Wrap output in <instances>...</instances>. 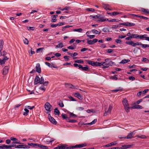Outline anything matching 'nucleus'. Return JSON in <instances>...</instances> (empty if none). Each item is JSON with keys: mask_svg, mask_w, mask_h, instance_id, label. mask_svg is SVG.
Returning <instances> with one entry per match:
<instances>
[{"mask_svg": "<svg viewBox=\"0 0 149 149\" xmlns=\"http://www.w3.org/2000/svg\"><path fill=\"white\" fill-rule=\"evenodd\" d=\"M86 146V143H82L79 145H76L72 146L71 147H69L67 148V149H73L74 148H80L84 147Z\"/></svg>", "mask_w": 149, "mask_h": 149, "instance_id": "nucleus-4", "label": "nucleus"}, {"mask_svg": "<svg viewBox=\"0 0 149 149\" xmlns=\"http://www.w3.org/2000/svg\"><path fill=\"white\" fill-rule=\"evenodd\" d=\"M36 71L37 72L39 73H41V70L40 67V65L39 63H38L36 64Z\"/></svg>", "mask_w": 149, "mask_h": 149, "instance_id": "nucleus-13", "label": "nucleus"}, {"mask_svg": "<svg viewBox=\"0 0 149 149\" xmlns=\"http://www.w3.org/2000/svg\"><path fill=\"white\" fill-rule=\"evenodd\" d=\"M61 116L63 119H66L68 118L67 115L65 113H63L62 114Z\"/></svg>", "mask_w": 149, "mask_h": 149, "instance_id": "nucleus-43", "label": "nucleus"}, {"mask_svg": "<svg viewBox=\"0 0 149 149\" xmlns=\"http://www.w3.org/2000/svg\"><path fill=\"white\" fill-rule=\"evenodd\" d=\"M70 116L72 117L75 118L77 117V116L76 115L70 112Z\"/></svg>", "mask_w": 149, "mask_h": 149, "instance_id": "nucleus-44", "label": "nucleus"}, {"mask_svg": "<svg viewBox=\"0 0 149 149\" xmlns=\"http://www.w3.org/2000/svg\"><path fill=\"white\" fill-rule=\"evenodd\" d=\"M87 36L90 38L91 39H92L95 37V35H88Z\"/></svg>", "mask_w": 149, "mask_h": 149, "instance_id": "nucleus-57", "label": "nucleus"}, {"mask_svg": "<svg viewBox=\"0 0 149 149\" xmlns=\"http://www.w3.org/2000/svg\"><path fill=\"white\" fill-rule=\"evenodd\" d=\"M125 43L127 45H130L134 47L136 45H141V43L140 42H136L134 43L133 41L130 40L129 41H126Z\"/></svg>", "mask_w": 149, "mask_h": 149, "instance_id": "nucleus-3", "label": "nucleus"}, {"mask_svg": "<svg viewBox=\"0 0 149 149\" xmlns=\"http://www.w3.org/2000/svg\"><path fill=\"white\" fill-rule=\"evenodd\" d=\"M63 47V44L62 43H60L59 44L56 45V48H62Z\"/></svg>", "mask_w": 149, "mask_h": 149, "instance_id": "nucleus-34", "label": "nucleus"}, {"mask_svg": "<svg viewBox=\"0 0 149 149\" xmlns=\"http://www.w3.org/2000/svg\"><path fill=\"white\" fill-rule=\"evenodd\" d=\"M147 35V34H144L143 35H139L138 39H141L143 40L144 39L146 40V38Z\"/></svg>", "mask_w": 149, "mask_h": 149, "instance_id": "nucleus-19", "label": "nucleus"}, {"mask_svg": "<svg viewBox=\"0 0 149 149\" xmlns=\"http://www.w3.org/2000/svg\"><path fill=\"white\" fill-rule=\"evenodd\" d=\"M26 107L27 109L32 110L35 107L34 106H26Z\"/></svg>", "mask_w": 149, "mask_h": 149, "instance_id": "nucleus-45", "label": "nucleus"}, {"mask_svg": "<svg viewBox=\"0 0 149 149\" xmlns=\"http://www.w3.org/2000/svg\"><path fill=\"white\" fill-rule=\"evenodd\" d=\"M131 145H122V147L121 148V149H125L127 148H130L131 147Z\"/></svg>", "mask_w": 149, "mask_h": 149, "instance_id": "nucleus-24", "label": "nucleus"}, {"mask_svg": "<svg viewBox=\"0 0 149 149\" xmlns=\"http://www.w3.org/2000/svg\"><path fill=\"white\" fill-rule=\"evenodd\" d=\"M115 65V63L112 62V61H110L107 63V67H109L110 66H113Z\"/></svg>", "mask_w": 149, "mask_h": 149, "instance_id": "nucleus-23", "label": "nucleus"}, {"mask_svg": "<svg viewBox=\"0 0 149 149\" xmlns=\"http://www.w3.org/2000/svg\"><path fill=\"white\" fill-rule=\"evenodd\" d=\"M97 121V119H95L94 120H93L92 122L90 123H88V124L89 125H92L94 124L95 123H96Z\"/></svg>", "mask_w": 149, "mask_h": 149, "instance_id": "nucleus-38", "label": "nucleus"}, {"mask_svg": "<svg viewBox=\"0 0 149 149\" xmlns=\"http://www.w3.org/2000/svg\"><path fill=\"white\" fill-rule=\"evenodd\" d=\"M74 62L79 63L83 64L84 63V61L80 59L79 60H76L74 61Z\"/></svg>", "mask_w": 149, "mask_h": 149, "instance_id": "nucleus-32", "label": "nucleus"}, {"mask_svg": "<svg viewBox=\"0 0 149 149\" xmlns=\"http://www.w3.org/2000/svg\"><path fill=\"white\" fill-rule=\"evenodd\" d=\"M80 69H81L82 70L84 71H87L89 69V68L87 66L86 67H83L82 65H80Z\"/></svg>", "mask_w": 149, "mask_h": 149, "instance_id": "nucleus-20", "label": "nucleus"}, {"mask_svg": "<svg viewBox=\"0 0 149 149\" xmlns=\"http://www.w3.org/2000/svg\"><path fill=\"white\" fill-rule=\"evenodd\" d=\"M58 26L57 24H51V26L52 28H55L57 27Z\"/></svg>", "mask_w": 149, "mask_h": 149, "instance_id": "nucleus-59", "label": "nucleus"}, {"mask_svg": "<svg viewBox=\"0 0 149 149\" xmlns=\"http://www.w3.org/2000/svg\"><path fill=\"white\" fill-rule=\"evenodd\" d=\"M74 96L75 97H77L80 100H82L83 99V96L81 95L79 93H75L74 94Z\"/></svg>", "mask_w": 149, "mask_h": 149, "instance_id": "nucleus-16", "label": "nucleus"}, {"mask_svg": "<svg viewBox=\"0 0 149 149\" xmlns=\"http://www.w3.org/2000/svg\"><path fill=\"white\" fill-rule=\"evenodd\" d=\"M24 43L26 45H28L29 44V41L28 39L25 38L23 40Z\"/></svg>", "mask_w": 149, "mask_h": 149, "instance_id": "nucleus-42", "label": "nucleus"}, {"mask_svg": "<svg viewBox=\"0 0 149 149\" xmlns=\"http://www.w3.org/2000/svg\"><path fill=\"white\" fill-rule=\"evenodd\" d=\"M30 145H15V148H27L29 149L30 148Z\"/></svg>", "mask_w": 149, "mask_h": 149, "instance_id": "nucleus-7", "label": "nucleus"}, {"mask_svg": "<svg viewBox=\"0 0 149 149\" xmlns=\"http://www.w3.org/2000/svg\"><path fill=\"white\" fill-rule=\"evenodd\" d=\"M137 136L139 138L142 139H144L146 138V136L144 135H141V136L138 135Z\"/></svg>", "mask_w": 149, "mask_h": 149, "instance_id": "nucleus-51", "label": "nucleus"}, {"mask_svg": "<svg viewBox=\"0 0 149 149\" xmlns=\"http://www.w3.org/2000/svg\"><path fill=\"white\" fill-rule=\"evenodd\" d=\"M39 89L45 91L46 88H45L44 86H42L39 88Z\"/></svg>", "mask_w": 149, "mask_h": 149, "instance_id": "nucleus-64", "label": "nucleus"}, {"mask_svg": "<svg viewBox=\"0 0 149 149\" xmlns=\"http://www.w3.org/2000/svg\"><path fill=\"white\" fill-rule=\"evenodd\" d=\"M87 62L88 64L91 65L93 66H96V62L90 60H88L87 61Z\"/></svg>", "mask_w": 149, "mask_h": 149, "instance_id": "nucleus-18", "label": "nucleus"}, {"mask_svg": "<svg viewBox=\"0 0 149 149\" xmlns=\"http://www.w3.org/2000/svg\"><path fill=\"white\" fill-rule=\"evenodd\" d=\"M133 137V133H129L127 136H126V138L127 139H130L132 138Z\"/></svg>", "mask_w": 149, "mask_h": 149, "instance_id": "nucleus-29", "label": "nucleus"}, {"mask_svg": "<svg viewBox=\"0 0 149 149\" xmlns=\"http://www.w3.org/2000/svg\"><path fill=\"white\" fill-rule=\"evenodd\" d=\"M87 43L89 45H93V42L92 40H88Z\"/></svg>", "mask_w": 149, "mask_h": 149, "instance_id": "nucleus-53", "label": "nucleus"}, {"mask_svg": "<svg viewBox=\"0 0 149 149\" xmlns=\"http://www.w3.org/2000/svg\"><path fill=\"white\" fill-rule=\"evenodd\" d=\"M141 46L142 48H146L149 47V45L147 44H144L141 43Z\"/></svg>", "mask_w": 149, "mask_h": 149, "instance_id": "nucleus-35", "label": "nucleus"}, {"mask_svg": "<svg viewBox=\"0 0 149 149\" xmlns=\"http://www.w3.org/2000/svg\"><path fill=\"white\" fill-rule=\"evenodd\" d=\"M86 10L89 11L94 12L95 11L94 9L92 8H87Z\"/></svg>", "mask_w": 149, "mask_h": 149, "instance_id": "nucleus-54", "label": "nucleus"}, {"mask_svg": "<svg viewBox=\"0 0 149 149\" xmlns=\"http://www.w3.org/2000/svg\"><path fill=\"white\" fill-rule=\"evenodd\" d=\"M123 103L124 105L125 110L127 112L130 111L129 105L128 103V101L126 99H124L123 100Z\"/></svg>", "mask_w": 149, "mask_h": 149, "instance_id": "nucleus-1", "label": "nucleus"}, {"mask_svg": "<svg viewBox=\"0 0 149 149\" xmlns=\"http://www.w3.org/2000/svg\"><path fill=\"white\" fill-rule=\"evenodd\" d=\"M104 21H105V20H104V19L102 17L100 18L99 19L97 20V22H104Z\"/></svg>", "mask_w": 149, "mask_h": 149, "instance_id": "nucleus-46", "label": "nucleus"}, {"mask_svg": "<svg viewBox=\"0 0 149 149\" xmlns=\"http://www.w3.org/2000/svg\"><path fill=\"white\" fill-rule=\"evenodd\" d=\"M43 140L47 144H49L50 143L54 141L55 139L54 138H51L49 137H47L43 139Z\"/></svg>", "mask_w": 149, "mask_h": 149, "instance_id": "nucleus-6", "label": "nucleus"}, {"mask_svg": "<svg viewBox=\"0 0 149 149\" xmlns=\"http://www.w3.org/2000/svg\"><path fill=\"white\" fill-rule=\"evenodd\" d=\"M72 27L73 26L72 25H67L65 26L62 27V28L63 29H64L67 28Z\"/></svg>", "mask_w": 149, "mask_h": 149, "instance_id": "nucleus-52", "label": "nucleus"}, {"mask_svg": "<svg viewBox=\"0 0 149 149\" xmlns=\"http://www.w3.org/2000/svg\"><path fill=\"white\" fill-rule=\"evenodd\" d=\"M116 42L117 43H120L122 42V40L120 39H116L115 40Z\"/></svg>", "mask_w": 149, "mask_h": 149, "instance_id": "nucleus-58", "label": "nucleus"}, {"mask_svg": "<svg viewBox=\"0 0 149 149\" xmlns=\"http://www.w3.org/2000/svg\"><path fill=\"white\" fill-rule=\"evenodd\" d=\"M54 113L55 114H57L58 115H59L60 113L59 111L58 110V108H56L54 109Z\"/></svg>", "mask_w": 149, "mask_h": 149, "instance_id": "nucleus-28", "label": "nucleus"}, {"mask_svg": "<svg viewBox=\"0 0 149 149\" xmlns=\"http://www.w3.org/2000/svg\"><path fill=\"white\" fill-rule=\"evenodd\" d=\"M40 84H42L44 82V78L43 77H41L40 78Z\"/></svg>", "mask_w": 149, "mask_h": 149, "instance_id": "nucleus-36", "label": "nucleus"}, {"mask_svg": "<svg viewBox=\"0 0 149 149\" xmlns=\"http://www.w3.org/2000/svg\"><path fill=\"white\" fill-rule=\"evenodd\" d=\"M92 32L93 33H95L96 34H97L99 35L101 33V31H98L95 29H93L92 30Z\"/></svg>", "mask_w": 149, "mask_h": 149, "instance_id": "nucleus-25", "label": "nucleus"}, {"mask_svg": "<svg viewBox=\"0 0 149 149\" xmlns=\"http://www.w3.org/2000/svg\"><path fill=\"white\" fill-rule=\"evenodd\" d=\"M102 31L103 32H107L109 31V29L107 28H104L102 29Z\"/></svg>", "mask_w": 149, "mask_h": 149, "instance_id": "nucleus-47", "label": "nucleus"}, {"mask_svg": "<svg viewBox=\"0 0 149 149\" xmlns=\"http://www.w3.org/2000/svg\"><path fill=\"white\" fill-rule=\"evenodd\" d=\"M141 11L146 14H148L149 13V10L147 9L142 8L141 9Z\"/></svg>", "mask_w": 149, "mask_h": 149, "instance_id": "nucleus-26", "label": "nucleus"}, {"mask_svg": "<svg viewBox=\"0 0 149 149\" xmlns=\"http://www.w3.org/2000/svg\"><path fill=\"white\" fill-rule=\"evenodd\" d=\"M8 58H7V56H5L4 58L3 59H0V64L2 65L4 64L6 61L8 59Z\"/></svg>", "mask_w": 149, "mask_h": 149, "instance_id": "nucleus-15", "label": "nucleus"}, {"mask_svg": "<svg viewBox=\"0 0 149 149\" xmlns=\"http://www.w3.org/2000/svg\"><path fill=\"white\" fill-rule=\"evenodd\" d=\"M102 65L103 66L104 68H107L108 67H107V63H106V62H102Z\"/></svg>", "mask_w": 149, "mask_h": 149, "instance_id": "nucleus-39", "label": "nucleus"}, {"mask_svg": "<svg viewBox=\"0 0 149 149\" xmlns=\"http://www.w3.org/2000/svg\"><path fill=\"white\" fill-rule=\"evenodd\" d=\"M28 144L33 148H38L39 149H43L44 146L43 145L33 143H28Z\"/></svg>", "mask_w": 149, "mask_h": 149, "instance_id": "nucleus-2", "label": "nucleus"}, {"mask_svg": "<svg viewBox=\"0 0 149 149\" xmlns=\"http://www.w3.org/2000/svg\"><path fill=\"white\" fill-rule=\"evenodd\" d=\"M9 68L8 66H5L3 70V74L4 75H5L8 72V70Z\"/></svg>", "mask_w": 149, "mask_h": 149, "instance_id": "nucleus-14", "label": "nucleus"}, {"mask_svg": "<svg viewBox=\"0 0 149 149\" xmlns=\"http://www.w3.org/2000/svg\"><path fill=\"white\" fill-rule=\"evenodd\" d=\"M142 108V107L140 105H135L132 107L133 109H141Z\"/></svg>", "mask_w": 149, "mask_h": 149, "instance_id": "nucleus-22", "label": "nucleus"}, {"mask_svg": "<svg viewBox=\"0 0 149 149\" xmlns=\"http://www.w3.org/2000/svg\"><path fill=\"white\" fill-rule=\"evenodd\" d=\"M1 146V148L2 149H10V145H6L5 144H3Z\"/></svg>", "mask_w": 149, "mask_h": 149, "instance_id": "nucleus-21", "label": "nucleus"}, {"mask_svg": "<svg viewBox=\"0 0 149 149\" xmlns=\"http://www.w3.org/2000/svg\"><path fill=\"white\" fill-rule=\"evenodd\" d=\"M59 147V149H67V148L68 147H66L67 146V145L65 144H61L58 146Z\"/></svg>", "mask_w": 149, "mask_h": 149, "instance_id": "nucleus-17", "label": "nucleus"}, {"mask_svg": "<svg viewBox=\"0 0 149 149\" xmlns=\"http://www.w3.org/2000/svg\"><path fill=\"white\" fill-rule=\"evenodd\" d=\"M45 107L46 111L50 112L52 109V107L49 102H46L45 105Z\"/></svg>", "mask_w": 149, "mask_h": 149, "instance_id": "nucleus-5", "label": "nucleus"}, {"mask_svg": "<svg viewBox=\"0 0 149 149\" xmlns=\"http://www.w3.org/2000/svg\"><path fill=\"white\" fill-rule=\"evenodd\" d=\"M82 29L81 28L78 29H74L73 30L74 31L78 32H79L81 33L82 31Z\"/></svg>", "mask_w": 149, "mask_h": 149, "instance_id": "nucleus-33", "label": "nucleus"}, {"mask_svg": "<svg viewBox=\"0 0 149 149\" xmlns=\"http://www.w3.org/2000/svg\"><path fill=\"white\" fill-rule=\"evenodd\" d=\"M65 85L66 87L74 89H77L78 88V86H74L72 84H65Z\"/></svg>", "mask_w": 149, "mask_h": 149, "instance_id": "nucleus-8", "label": "nucleus"}, {"mask_svg": "<svg viewBox=\"0 0 149 149\" xmlns=\"http://www.w3.org/2000/svg\"><path fill=\"white\" fill-rule=\"evenodd\" d=\"M117 143L116 141H113L111 143H110L111 144V146H113L114 145H116V144Z\"/></svg>", "mask_w": 149, "mask_h": 149, "instance_id": "nucleus-60", "label": "nucleus"}, {"mask_svg": "<svg viewBox=\"0 0 149 149\" xmlns=\"http://www.w3.org/2000/svg\"><path fill=\"white\" fill-rule=\"evenodd\" d=\"M49 119V121L53 124L56 125V124L57 122L52 117H51L50 114H49L48 116Z\"/></svg>", "mask_w": 149, "mask_h": 149, "instance_id": "nucleus-9", "label": "nucleus"}, {"mask_svg": "<svg viewBox=\"0 0 149 149\" xmlns=\"http://www.w3.org/2000/svg\"><path fill=\"white\" fill-rule=\"evenodd\" d=\"M68 97L71 101H76V100H75V99L73 97L71 96H69Z\"/></svg>", "mask_w": 149, "mask_h": 149, "instance_id": "nucleus-55", "label": "nucleus"}, {"mask_svg": "<svg viewBox=\"0 0 149 149\" xmlns=\"http://www.w3.org/2000/svg\"><path fill=\"white\" fill-rule=\"evenodd\" d=\"M132 15L133 16L135 17H139L141 19H148V18L147 17L142 16L139 15H135L134 14H132Z\"/></svg>", "mask_w": 149, "mask_h": 149, "instance_id": "nucleus-12", "label": "nucleus"}, {"mask_svg": "<svg viewBox=\"0 0 149 149\" xmlns=\"http://www.w3.org/2000/svg\"><path fill=\"white\" fill-rule=\"evenodd\" d=\"M113 51V49H108L107 50V52L108 53H110L112 52Z\"/></svg>", "mask_w": 149, "mask_h": 149, "instance_id": "nucleus-61", "label": "nucleus"}, {"mask_svg": "<svg viewBox=\"0 0 149 149\" xmlns=\"http://www.w3.org/2000/svg\"><path fill=\"white\" fill-rule=\"evenodd\" d=\"M84 109V108L81 107H79L77 108V110L79 111L83 110Z\"/></svg>", "mask_w": 149, "mask_h": 149, "instance_id": "nucleus-56", "label": "nucleus"}, {"mask_svg": "<svg viewBox=\"0 0 149 149\" xmlns=\"http://www.w3.org/2000/svg\"><path fill=\"white\" fill-rule=\"evenodd\" d=\"M40 77L38 75H36L34 79V85H36L40 83Z\"/></svg>", "mask_w": 149, "mask_h": 149, "instance_id": "nucleus-11", "label": "nucleus"}, {"mask_svg": "<svg viewBox=\"0 0 149 149\" xmlns=\"http://www.w3.org/2000/svg\"><path fill=\"white\" fill-rule=\"evenodd\" d=\"M102 62L100 63L97 62H96V66H100L102 65Z\"/></svg>", "mask_w": 149, "mask_h": 149, "instance_id": "nucleus-48", "label": "nucleus"}, {"mask_svg": "<svg viewBox=\"0 0 149 149\" xmlns=\"http://www.w3.org/2000/svg\"><path fill=\"white\" fill-rule=\"evenodd\" d=\"M130 61V60L129 59H124L120 63L125 64L128 63Z\"/></svg>", "mask_w": 149, "mask_h": 149, "instance_id": "nucleus-27", "label": "nucleus"}, {"mask_svg": "<svg viewBox=\"0 0 149 149\" xmlns=\"http://www.w3.org/2000/svg\"><path fill=\"white\" fill-rule=\"evenodd\" d=\"M95 19H100L101 17H102V15L100 14H97V15H95Z\"/></svg>", "mask_w": 149, "mask_h": 149, "instance_id": "nucleus-41", "label": "nucleus"}, {"mask_svg": "<svg viewBox=\"0 0 149 149\" xmlns=\"http://www.w3.org/2000/svg\"><path fill=\"white\" fill-rule=\"evenodd\" d=\"M133 38H136L138 39L139 35L137 34H132Z\"/></svg>", "mask_w": 149, "mask_h": 149, "instance_id": "nucleus-40", "label": "nucleus"}, {"mask_svg": "<svg viewBox=\"0 0 149 149\" xmlns=\"http://www.w3.org/2000/svg\"><path fill=\"white\" fill-rule=\"evenodd\" d=\"M44 49V48H40L37 49L36 50V52L37 53H38L40 51H42L43 49Z\"/></svg>", "mask_w": 149, "mask_h": 149, "instance_id": "nucleus-50", "label": "nucleus"}, {"mask_svg": "<svg viewBox=\"0 0 149 149\" xmlns=\"http://www.w3.org/2000/svg\"><path fill=\"white\" fill-rule=\"evenodd\" d=\"M58 105L61 107H63L64 106V104L62 102H61V103L60 102Z\"/></svg>", "mask_w": 149, "mask_h": 149, "instance_id": "nucleus-63", "label": "nucleus"}, {"mask_svg": "<svg viewBox=\"0 0 149 149\" xmlns=\"http://www.w3.org/2000/svg\"><path fill=\"white\" fill-rule=\"evenodd\" d=\"M102 6L103 8L106 10H112L110 6L108 4L103 3Z\"/></svg>", "mask_w": 149, "mask_h": 149, "instance_id": "nucleus-10", "label": "nucleus"}, {"mask_svg": "<svg viewBox=\"0 0 149 149\" xmlns=\"http://www.w3.org/2000/svg\"><path fill=\"white\" fill-rule=\"evenodd\" d=\"M112 108V107L111 105H109V108L108 109V110L107 111V113H110Z\"/></svg>", "mask_w": 149, "mask_h": 149, "instance_id": "nucleus-37", "label": "nucleus"}, {"mask_svg": "<svg viewBox=\"0 0 149 149\" xmlns=\"http://www.w3.org/2000/svg\"><path fill=\"white\" fill-rule=\"evenodd\" d=\"M45 64L49 67H50V68L52 67V66L51 65L50 63H48L47 62H45Z\"/></svg>", "mask_w": 149, "mask_h": 149, "instance_id": "nucleus-62", "label": "nucleus"}, {"mask_svg": "<svg viewBox=\"0 0 149 149\" xmlns=\"http://www.w3.org/2000/svg\"><path fill=\"white\" fill-rule=\"evenodd\" d=\"M135 25V24L134 23H130L129 22H127L126 26H134Z\"/></svg>", "mask_w": 149, "mask_h": 149, "instance_id": "nucleus-31", "label": "nucleus"}, {"mask_svg": "<svg viewBox=\"0 0 149 149\" xmlns=\"http://www.w3.org/2000/svg\"><path fill=\"white\" fill-rule=\"evenodd\" d=\"M24 111H25L24 112L23 114L24 116H26L28 114L29 112V111L28 109L26 108L24 109Z\"/></svg>", "mask_w": 149, "mask_h": 149, "instance_id": "nucleus-30", "label": "nucleus"}, {"mask_svg": "<svg viewBox=\"0 0 149 149\" xmlns=\"http://www.w3.org/2000/svg\"><path fill=\"white\" fill-rule=\"evenodd\" d=\"M21 104H18L15 105L14 106V109L15 110H16V109H17V108L21 106Z\"/></svg>", "mask_w": 149, "mask_h": 149, "instance_id": "nucleus-49", "label": "nucleus"}]
</instances>
